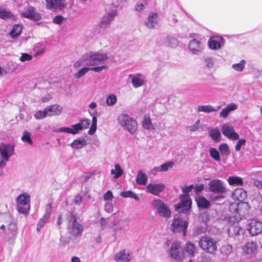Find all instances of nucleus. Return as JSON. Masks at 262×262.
Masks as SVG:
<instances>
[{
  "label": "nucleus",
  "instance_id": "4",
  "mask_svg": "<svg viewBox=\"0 0 262 262\" xmlns=\"http://www.w3.org/2000/svg\"><path fill=\"white\" fill-rule=\"evenodd\" d=\"M68 221L67 230L68 232L73 236H78L81 234L83 231L82 225L77 222V219L72 212H69L67 214Z\"/></svg>",
  "mask_w": 262,
  "mask_h": 262
},
{
  "label": "nucleus",
  "instance_id": "8",
  "mask_svg": "<svg viewBox=\"0 0 262 262\" xmlns=\"http://www.w3.org/2000/svg\"><path fill=\"white\" fill-rule=\"evenodd\" d=\"M30 195L27 193L19 194L16 198V207L19 213L25 214L30 209Z\"/></svg>",
  "mask_w": 262,
  "mask_h": 262
},
{
  "label": "nucleus",
  "instance_id": "54",
  "mask_svg": "<svg viewBox=\"0 0 262 262\" xmlns=\"http://www.w3.org/2000/svg\"><path fill=\"white\" fill-rule=\"evenodd\" d=\"M174 165V163L172 161L164 163L160 166L161 172H165L171 168Z\"/></svg>",
  "mask_w": 262,
  "mask_h": 262
},
{
  "label": "nucleus",
  "instance_id": "19",
  "mask_svg": "<svg viewBox=\"0 0 262 262\" xmlns=\"http://www.w3.org/2000/svg\"><path fill=\"white\" fill-rule=\"evenodd\" d=\"M165 185L163 183H150L146 187V191L152 195L158 196L165 189Z\"/></svg>",
  "mask_w": 262,
  "mask_h": 262
},
{
  "label": "nucleus",
  "instance_id": "35",
  "mask_svg": "<svg viewBox=\"0 0 262 262\" xmlns=\"http://www.w3.org/2000/svg\"><path fill=\"white\" fill-rule=\"evenodd\" d=\"M148 177L146 174L142 170L138 171L136 181L137 184L139 185H144L146 184Z\"/></svg>",
  "mask_w": 262,
  "mask_h": 262
},
{
  "label": "nucleus",
  "instance_id": "5",
  "mask_svg": "<svg viewBox=\"0 0 262 262\" xmlns=\"http://www.w3.org/2000/svg\"><path fill=\"white\" fill-rule=\"evenodd\" d=\"M117 121L119 124L126 129L129 133L133 134L137 130V121L128 114H120L118 117Z\"/></svg>",
  "mask_w": 262,
  "mask_h": 262
},
{
  "label": "nucleus",
  "instance_id": "37",
  "mask_svg": "<svg viewBox=\"0 0 262 262\" xmlns=\"http://www.w3.org/2000/svg\"><path fill=\"white\" fill-rule=\"evenodd\" d=\"M86 144V140L84 139H77L74 140L70 144L72 148L74 149H80Z\"/></svg>",
  "mask_w": 262,
  "mask_h": 262
},
{
  "label": "nucleus",
  "instance_id": "28",
  "mask_svg": "<svg viewBox=\"0 0 262 262\" xmlns=\"http://www.w3.org/2000/svg\"><path fill=\"white\" fill-rule=\"evenodd\" d=\"M237 108V105L234 103L229 104L227 106L224 107L220 112L219 117L221 118H226L229 114L232 111L236 110Z\"/></svg>",
  "mask_w": 262,
  "mask_h": 262
},
{
  "label": "nucleus",
  "instance_id": "47",
  "mask_svg": "<svg viewBox=\"0 0 262 262\" xmlns=\"http://www.w3.org/2000/svg\"><path fill=\"white\" fill-rule=\"evenodd\" d=\"M45 46L41 43H38L36 45L34 48L35 55L38 56L42 54L45 52Z\"/></svg>",
  "mask_w": 262,
  "mask_h": 262
},
{
  "label": "nucleus",
  "instance_id": "27",
  "mask_svg": "<svg viewBox=\"0 0 262 262\" xmlns=\"http://www.w3.org/2000/svg\"><path fill=\"white\" fill-rule=\"evenodd\" d=\"M45 109L48 117L59 115L62 112V107L56 104L49 105Z\"/></svg>",
  "mask_w": 262,
  "mask_h": 262
},
{
  "label": "nucleus",
  "instance_id": "59",
  "mask_svg": "<svg viewBox=\"0 0 262 262\" xmlns=\"http://www.w3.org/2000/svg\"><path fill=\"white\" fill-rule=\"evenodd\" d=\"M52 212V204L50 203L47 204L45 208V213L44 215L50 218Z\"/></svg>",
  "mask_w": 262,
  "mask_h": 262
},
{
  "label": "nucleus",
  "instance_id": "13",
  "mask_svg": "<svg viewBox=\"0 0 262 262\" xmlns=\"http://www.w3.org/2000/svg\"><path fill=\"white\" fill-rule=\"evenodd\" d=\"M209 190L210 192L216 194H223L226 191L225 184L221 180L214 179L208 183Z\"/></svg>",
  "mask_w": 262,
  "mask_h": 262
},
{
  "label": "nucleus",
  "instance_id": "55",
  "mask_svg": "<svg viewBox=\"0 0 262 262\" xmlns=\"http://www.w3.org/2000/svg\"><path fill=\"white\" fill-rule=\"evenodd\" d=\"M201 127L200 125V120H198L196 122L190 126H188V129L190 132H195L199 129Z\"/></svg>",
  "mask_w": 262,
  "mask_h": 262
},
{
  "label": "nucleus",
  "instance_id": "21",
  "mask_svg": "<svg viewBox=\"0 0 262 262\" xmlns=\"http://www.w3.org/2000/svg\"><path fill=\"white\" fill-rule=\"evenodd\" d=\"M223 134L229 139L236 140L239 139V135L235 132L234 128L227 124H224L221 127Z\"/></svg>",
  "mask_w": 262,
  "mask_h": 262
},
{
  "label": "nucleus",
  "instance_id": "11",
  "mask_svg": "<svg viewBox=\"0 0 262 262\" xmlns=\"http://www.w3.org/2000/svg\"><path fill=\"white\" fill-rule=\"evenodd\" d=\"M187 226L188 222L187 221L178 217L173 219L170 226V229L175 233L182 232L183 236H185Z\"/></svg>",
  "mask_w": 262,
  "mask_h": 262
},
{
  "label": "nucleus",
  "instance_id": "48",
  "mask_svg": "<svg viewBox=\"0 0 262 262\" xmlns=\"http://www.w3.org/2000/svg\"><path fill=\"white\" fill-rule=\"evenodd\" d=\"M232 251V247L230 245H225L221 248V252L225 255H229Z\"/></svg>",
  "mask_w": 262,
  "mask_h": 262
},
{
  "label": "nucleus",
  "instance_id": "16",
  "mask_svg": "<svg viewBox=\"0 0 262 262\" xmlns=\"http://www.w3.org/2000/svg\"><path fill=\"white\" fill-rule=\"evenodd\" d=\"M106 65H102L100 67H91L90 66L84 67L80 69L75 74L77 79H79L84 76L89 71H93L96 72H100L103 70L107 69Z\"/></svg>",
  "mask_w": 262,
  "mask_h": 262
},
{
  "label": "nucleus",
  "instance_id": "34",
  "mask_svg": "<svg viewBox=\"0 0 262 262\" xmlns=\"http://www.w3.org/2000/svg\"><path fill=\"white\" fill-rule=\"evenodd\" d=\"M142 125L144 129L148 130H151L155 129L154 125L151 122L150 116L148 115L144 116L142 122Z\"/></svg>",
  "mask_w": 262,
  "mask_h": 262
},
{
  "label": "nucleus",
  "instance_id": "31",
  "mask_svg": "<svg viewBox=\"0 0 262 262\" xmlns=\"http://www.w3.org/2000/svg\"><path fill=\"white\" fill-rule=\"evenodd\" d=\"M232 198L234 200L242 202L246 199L247 193L242 188H237L233 191Z\"/></svg>",
  "mask_w": 262,
  "mask_h": 262
},
{
  "label": "nucleus",
  "instance_id": "36",
  "mask_svg": "<svg viewBox=\"0 0 262 262\" xmlns=\"http://www.w3.org/2000/svg\"><path fill=\"white\" fill-rule=\"evenodd\" d=\"M111 174L113 175L114 179H118L123 173V170L119 164H116L114 165V169L111 170Z\"/></svg>",
  "mask_w": 262,
  "mask_h": 262
},
{
  "label": "nucleus",
  "instance_id": "6",
  "mask_svg": "<svg viewBox=\"0 0 262 262\" xmlns=\"http://www.w3.org/2000/svg\"><path fill=\"white\" fill-rule=\"evenodd\" d=\"M90 124V120L88 119L82 118L79 120V122L71 127H61L59 128L57 131L62 133H66L73 135L77 134L79 131L88 128Z\"/></svg>",
  "mask_w": 262,
  "mask_h": 262
},
{
  "label": "nucleus",
  "instance_id": "49",
  "mask_svg": "<svg viewBox=\"0 0 262 262\" xmlns=\"http://www.w3.org/2000/svg\"><path fill=\"white\" fill-rule=\"evenodd\" d=\"M49 219V217L43 215V217L39 220L37 226V230L38 231H39L40 229L47 224Z\"/></svg>",
  "mask_w": 262,
  "mask_h": 262
},
{
  "label": "nucleus",
  "instance_id": "52",
  "mask_svg": "<svg viewBox=\"0 0 262 262\" xmlns=\"http://www.w3.org/2000/svg\"><path fill=\"white\" fill-rule=\"evenodd\" d=\"M204 63L208 69L212 68L214 63V59L212 57H206L204 58Z\"/></svg>",
  "mask_w": 262,
  "mask_h": 262
},
{
  "label": "nucleus",
  "instance_id": "17",
  "mask_svg": "<svg viewBox=\"0 0 262 262\" xmlns=\"http://www.w3.org/2000/svg\"><path fill=\"white\" fill-rule=\"evenodd\" d=\"M0 154L6 159L9 160L14 154V146L12 144L0 143Z\"/></svg>",
  "mask_w": 262,
  "mask_h": 262
},
{
  "label": "nucleus",
  "instance_id": "44",
  "mask_svg": "<svg viewBox=\"0 0 262 262\" xmlns=\"http://www.w3.org/2000/svg\"><path fill=\"white\" fill-rule=\"evenodd\" d=\"M0 18L6 19H14V15L9 11L6 10L5 9L0 8Z\"/></svg>",
  "mask_w": 262,
  "mask_h": 262
},
{
  "label": "nucleus",
  "instance_id": "61",
  "mask_svg": "<svg viewBox=\"0 0 262 262\" xmlns=\"http://www.w3.org/2000/svg\"><path fill=\"white\" fill-rule=\"evenodd\" d=\"M124 230L123 226L118 224L114 227L113 230L115 232V235L116 236L118 233H121Z\"/></svg>",
  "mask_w": 262,
  "mask_h": 262
},
{
  "label": "nucleus",
  "instance_id": "40",
  "mask_svg": "<svg viewBox=\"0 0 262 262\" xmlns=\"http://www.w3.org/2000/svg\"><path fill=\"white\" fill-rule=\"evenodd\" d=\"M221 156H228L230 154V148L226 143H222L219 146Z\"/></svg>",
  "mask_w": 262,
  "mask_h": 262
},
{
  "label": "nucleus",
  "instance_id": "24",
  "mask_svg": "<svg viewBox=\"0 0 262 262\" xmlns=\"http://www.w3.org/2000/svg\"><path fill=\"white\" fill-rule=\"evenodd\" d=\"M133 258L130 253L125 250H122L116 253L114 255V260L117 262H129Z\"/></svg>",
  "mask_w": 262,
  "mask_h": 262
},
{
  "label": "nucleus",
  "instance_id": "23",
  "mask_svg": "<svg viewBox=\"0 0 262 262\" xmlns=\"http://www.w3.org/2000/svg\"><path fill=\"white\" fill-rule=\"evenodd\" d=\"M48 9H62L67 5V0H45Z\"/></svg>",
  "mask_w": 262,
  "mask_h": 262
},
{
  "label": "nucleus",
  "instance_id": "51",
  "mask_svg": "<svg viewBox=\"0 0 262 262\" xmlns=\"http://www.w3.org/2000/svg\"><path fill=\"white\" fill-rule=\"evenodd\" d=\"M23 142H27L29 145H32L33 142L30 138V135L27 131H25L23 133V135L21 138Z\"/></svg>",
  "mask_w": 262,
  "mask_h": 262
},
{
  "label": "nucleus",
  "instance_id": "18",
  "mask_svg": "<svg viewBox=\"0 0 262 262\" xmlns=\"http://www.w3.org/2000/svg\"><path fill=\"white\" fill-rule=\"evenodd\" d=\"M247 229L252 236L256 235L262 232V222L252 220L247 225Z\"/></svg>",
  "mask_w": 262,
  "mask_h": 262
},
{
  "label": "nucleus",
  "instance_id": "10",
  "mask_svg": "<svg viewBox=\"0 0 262 262\" xmlns=\"http://www.w3.org/2000/svg\"><path fill=\"white\" fill-rule=\"evenodd\" d=\"M117 14V10L115 9H112L111 7L106 8V13L100 19L99 25L101 28H107L110 26Z\"/></svg>",
  "mask_w": 262,
  "mask_h": 262
},
{
  "label": "nucleus",
  "instance_id": "1",
  "mask_svg": "<svg viewBox=\"0 0 262 262\" xmlns=\"http://www.w3.org/2000/svg\"><path fill=\"white\" fill-rule=\"evenodd\" d=\"M18 233L14 219L9 214H0V236L10 244L14 243Z\"/></svg>",
  "mask_w": 262,
  "mask_h": 262
},
{
  "label": "nucleus",
  "instance_id": "56",
  "mask_svg": "<svg viewBox=\"0 0 262 262\" xmlns=\"http://www.w3.org/2000/svg\"><path fill=\"white\" fill-rule=\"evenodd\" d=\"M34 117L37 119H41L48 117L46 113V109H45L43 111L40 110L36 112L34 114Z\"/></svg>",
  "mask_w": 262,
  "mask_h": 262
},
{
  "label": "nucleus",
  "instance_id": "60",
  "mask_svg": "<svg viewBox=\"0 0 262 262\" xmlns=\"http://www.w3.org/2000/svg\"><path fill=\"white\" fill-rule=\"evenodd\" d=\"M246 141L245 139H243L239 140L235 146V150L237 151H239L241 148V146L244 145L246 144Z\"/></svg>",
  "mask_w": 262,
  "mask_h": 262
},
{
  "label": "nucleus",
  "instance_id": "25",
  "mask_svg": "<svg viewBox=\"0 0 262 262\" xmlns=\"http://www.w3.org/2000/svg\"><path fill=\"white\" fill-rule=\"evenodd\" d=\"M223 44L224 39L221 36H213L208 41L209 48L214 50L221 49Z\"/></svg>",
  "mask_w": 262,
  "mask_h": 262
},
{
  "label": "nucleus",
  "instance_id": "53",
  "mask_svg": "<svg viewBox=\"0 0 262 262\" xmlns=\"http://www.w3.org/2000/svg\"><path fill=\"white\" fill-rule=\"evenodd\" d=\"M121 0H107L108 3L107 8L110 7H112V9H115L117 10V8L119 6Z\"/></svg>",
  "mask_w": 262,
  "mask_h": 262
},
{
  "label": "nucleus",
  "instance_id": "29",
  "mask_svg": "<svg viewBox=\"0 0 262 262\" xmlns=\"http://www.w3.org/2000/svg\"><path fill=\"white\" fill-rule=\"evenodd\" d=\"M162 43L166 47L173 48L178 46L179 40L175 37L167 36L163 38Z\"/></svg>",
  "mask_w": 262,
  "mask_h": 262
},
{
  "label": "nucleus",
  "instance_id": "38",
  "mask_svg": "<svg viewBox=\"0 0 262 262\" xmlns=\"http://www.w3.org/2000/svg\"><path fill=\"white\" fill-rule=\"evenodd\" d=\"M196 247L194 244L191 243H187L185 246V253H187L189 256H193Z\"/></svg>",
  "mask_w": 262,
  "mask_h": 262
},
{
  "label": "nucleus",
  "instance_id": "30",
  "mask_svg": "<svg viewBox=\"0 0 262 262\" xmlns=\"http://www.w3.org/2000/svg\"><path fill=\"white\" fill-rule=\"evenodd\" d=\"M220 108V105L217 106L216 107H214L210 104L202 105L198 106L196 111L198 112H204L208 114L212 112H217Z\"/></svg>",
  "mask_w": 262,
  "mask_h": 262
},
{
  "label": "nucleus",
  "instance_id": "7",
  "mask_svg": "<svg viewBox=\"0 0 262 262\" xmlns=\"http://www.w3.org/2000/svg\"><path fill=\"white\" fill-rule=\"evenodd\" d=\"M151 206L160 216L165 218L170 217L171 212L168 205L162 200L159 199H154L151 203Z\"/></svg>",
  "mask_w": 262,
  "mask_h": 262
},
{
  "label": "nucleus",
  "instance_id": "22",
  "mask_svg": "<svg viewBox=\"0 0 262 262\" xmlns=\"http://www.w3.org/2000/svg\"><path fill=\"white\" fill-rule=\"evenodd\" d=\"M129 77L132 78L131 82L135 89L141 87L146 84V77L141 74H130Z\"/></svg>",
  "mask_w": 262,
  "mask_h": 262
},
{
  "label": "nucleus",
  "instance_id": "33",
  "mask_svg": "<svg viewBox=\"0 0 262 262\" xmlns=\"http://www.w3.org/2000/svg\"><path fill=\"white\" fill-rule=\"evenodd\" d=\"M195 201L199 208L202 209L208 208L210 204V202L204 196H199L196 197Z\"/></svg>",
  "mask_w": 262,
  "mask_h": 262
},
{
  "label": "nucleus",
  "instance_id": "32",
  "mask_svg": "<svg viewBox=\"0 0 262 262\" xmlns=\"http://www.w3.org/2000/svg\"><path fill=\"white\" fill-rule=\"evenodd\" d=\"M209 136L214 141L218 142L221 139V134L217 128H209L208 129Z\"/></svg>",
  "mask_w": 262,
  "mask_h": 262
},
{
  "label": "nucleus",
  "instance_id": "41",
  "mask_svg": "<svg viewBox=\"0 0 262 262\" xmlns=\"http://www.w3.org/2000/svg\"><path fill=\"white\" fill-rule=\"evenodd\" d=\"M120 195L123 198H133L137 201H139L140 200L139 197L131 190L122 191L121 192Z\"/></svg>",
  "mask_w": 262,
  "mask_h": 262
},
{
  "label": "nucleus",
  "instance_id": "50",
  "mask_svg": "<svg viewBox=\"0 0 262 262\" xmlns=\"http://www.w3.org/2000/svg\"><path fill=\"white\" fill-rule=\"evenodd\" d=\"M106 104L109 106H112L117 102V97L114 94L109 95L106 99Z\"/></svg>",
  "mask_w": 262,
  "mask_h": 262
},
{
  "label": "nucleus",
  "instance_id": "42",
  "mask_svg": "<svg viewBox=\"0 0 262 262\" xmlns=\"http://www.w3.org/2000/svg\"><path fill=\"white\" fill-rule=\"evenodd\" d=\"M228 182L230 185H242L243 180L241 178L238 177L231 176L228 179Z\"/></svg>",
  "mask_w": 262,
  "mask_h": 262
},
{
  "label": "nucleus",
  "instance_id": "12",
  "mask_svg": "<svg viewBox=\"0 0 262 262\" xmlns=\"http://www.w3.org/2000/svg\"><path fill=\"white\" fill-rule=\"evenodd\" d=\"M188 49L192 54L200 55L204 49V45L201 39L194 38L189 41Z\"/></svg>",
  "mask_w": 262,
  "mask_h": 262
},
{
  "label": "nucleus",
  "instance_id": "62",
  "mask_svg": "<svg viewBox=\"0 0 262 262\" xmlns=\"http://www.w3.org/2000/svg\"><path fill=\"white\" fill-rule=\"evenodd\" d=\"M145 5L141 3H138L135 6V9L136 11L140 12L144 10Z\"/></svg>",
  "mask_w": 262,
  "mask_h": 262
},
{
  "label": "nucleus",
  "instance_id": "20",
  "mask_svg": "<svg viewBox=\"0 0 262 262\" xmlns=\"http://www.w3.org/2000/svg\"><path fill=\"white\" fill-rule=\"evenodd\" d=\"M21 15L25 18L34 21H38L41 19L40 14L36 12L35 8L32 6L25 8L24 11L21 13Z\"/></svg>",
  "mask_w": 262,
  "mask_h": 262
},
{
  "label": "nucleus",
  "instance_id": "46",
  "mask_svg": "<svg viewBox=\"0 0 262 262\" xmlns=\"http://www.w3.org/2000/svg\"><path fill=\"white\" fill-rule=\"evenodd\" d=\"M245 64L246 61L243 59L239 63L233 64L232 68L236 71L242 72L244 69Z\"/></svg>",
  "mask_w": 262,
  "mask_h": 262
},
{
  "label": "nucleus",
  "instance_id": "3",
  "mask_svg": "<svg viewBox=\"0 0 262 262\" xmlns=\"http://www.w3.org/2000/svg\"><path fill=\"white\" fill-rule=\"evenodd\" d=\"M193 185H190L182 187V191L184 193L180 196V203L175 205V209L179 212H187L191 205V200L188 193L193 189Z\"/></svg>",
  "mask_w": 262,
  "mask_h": 262
},
{
  "label": "nucleus",
  "instance_id": "45",
  "mask_svg": "<svg viewBox=\"0 0 262 262\" xmlns=\"http://www.w3.org/2000/svg\"><path fill=\"white\" fill-rule=\"evenodd\" d=\"M97 118L96 116H93L92 118V125L88 132V134L92 135L95 134L97 129Z\"/></svg>",
  "mask_w": 262,
  "mask_h": 262
},
{
  "label": "nucleus",
  "instance_id": "43",
  "mask_svg": "<svg viewBox=\"0 0 262 262\" xmlns=\"http://www.w3.org/2000/svg\"><path fill=\"white\" fill-rule=\"evenodd\" d=\"M209 154L210 157L215 161L220 162L221 161V157L220 155L219 151L215 148L213 147H211L209 149Z\"/></svg>",
  "mask_w": 262,
  "mask_h": 262
},
{
  "label": "nucleus",
  "instance_id": "63",
  "mask_svg": "<svg viewBox=\"0 0 262 262\" xmlns=\"http://www.w3.org/2000/svg\"><path fill=\"white\" fill-rule=\"evenodd\" d=\"M63 17L61 15L56 16L53 19V22L55 24L60 25L63 23Z\"/></svg>",
  "mask_w": 262,
  "mask_h": 262
},
{
  "label": "nucleus",
  "instance_id": "14",
  "mask_svg": "<svg viewBox=\"0 0 262 262\" xmlns=\"http://www.w3.org/2000/svg\"><path fill=\"white\" fill-rule=\"evenodd\" d=\"M170 256L177 260L182 261L185 257L184 252L180 247V244L177 242H173L169 250Z\"/></svg>",
  "mask_w": 262,
  "mask_h": 262
},
{
  "label": "nucleus",
  "instance_id": "9",
  "mask_svg": "<svg viewBox=\"0 0 262 262\" xmlns=\"http://www.w3.org/2000/svg\"><path fill=\"white\" fill-rule=\"evenodd\" d=\"M199 244L203 250L211 254H214L217 250L216 242L211 237H202Z\"/></svg>",
  "mask_w": 262,
  "mask_h": 262
},
{
  "label": "nucleus",
  "instance_id": "64",
  "mask_svg": "<svg viewBox=\"0 0 262 262\" xmlns=\"http://www.w3.org/2000/svg\"><path fill=\"white\" fill-rule=\"evenodd\" d=\"M74 202L76 205H79L82 202V196L80 194H77L75 196Z\"/></svg>",
  "mask_w": 262,
  "mask_h": 262
},
{
  "label": "nucleus",
  "instance_id": "58",
  "mask_svg": "<svg viewBox=\"0 0 262 262\" xmlns=\"http://www.w3.org/2000/svg\"><path fill=\"white\" fill-rule=\"evenodd\" d=\"M20 60L22 62L31 60L32 59L31 55L28 53H22L20 57Z\"/></svg>",
  "mask_w": 262,
  "mask_h": 262
},
{
  "label": "nucleus",
  "instance_id": "2",
  "mask_svg": "<svg viewBox=\"0 0 262 262\" xmlns=\"http://www.w3.org/2000/svg\"><path fill=\"white\" fill-rule=\"evenodd\" d=\"M108 57L105 53L99 52H90L83 55L74 64L75 68L81 66H88L91 67H99V65L104 64L108 60Z\"/></svg>",
  "mask_w": 262,
  "mask_h": 262
},
{
  "label": "nucleus",
  "instance_id": "57",
  "mask_svg": "<svg viewBox=\"0 0 262 262\" xmlns=\"http://www.w3.org/2000/svg\"><path fill=\"white\" fill-rule=\"evenodd\" d=\"M113 198L112 192L111 190H107L103 195V199L105 201L111 202Z\"/></svg>",
  "mask_w": 262,
  "mask_h": 262
},
{
  "label": "nucleus",
  "instance_id": "15",
  "mask_svg": "<svg viewBox=\"0 0 262 262\" xmlns=\"http://www.w3.org/2000/svg\"><path fill=\"white\" fill-rule=\"evenodd\" d=\"M257 248L258 247L256 243L252 241L248 242L244 245L243 248V251L250 258L247 262H252L255 260V255Z\"/></svg>",
  "mask_w": 262,
  "mask_h": 262
},
{
  "label": "nucleus",
  "instance_id": "39",
  "mask_svg": "<svg viewBox=\"0 0 262 262\" xmlns=\"http://www.w3.org/2000/svg\"><path fill=\"white\" fill-rule=\"evenodd\" d=\"M22 29L23 26L21 25H15L13 27L11 31L10 32V35L13 38L17 37L21 33Z\"/></svg>",
  "mask_w": 262,
  "mask_h": 262
},
{
  "label": "nucleus",
  "instance_id": "26",
  "mask_svg": "<svg viewBox=\"0 0 262 262\" xmlns=\"http://www.w3.org/2000/svg\"><path fill=\"white\" fill-rule=\"evenodd\" d=\"M159 21V15L157 13L152 12L149 14L146 20L145 21V25L149 29L154 28Z\"/></svg>",
  "mask_w": 262,
  "mask_h": 262
}]
</instances>
